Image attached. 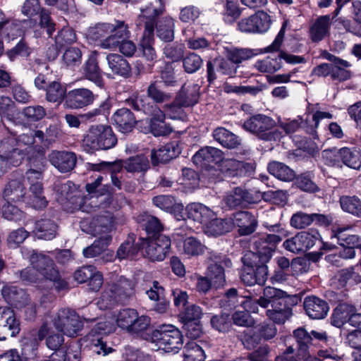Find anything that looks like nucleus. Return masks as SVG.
Segmentation results:
<instances>
[{"mask_svg":"<svg viewBox=\"0 0 361 361\" xmlns=\"http://www.w3.org/2000/svg\"><path fill=\"white\" fill-rule=\"evenodd\" d=\"M23 114L30 121H38L46 115V111L42 106H29L23 109Z\"/></svg>","mask_w":361,"mask_h":361,"instance_id":"obj_64","label":"nucleus"},{"mask_svg":"<svg viewBox=\"0 0 361 361\" xmlns=\"http://www.w3.org/2000/svg\"><path fill=\"white\" fill-rule=\"evenodd\" d=\"M149 114L151 118L148 122V131L154 136L166 135L171 132L172 130L164 121L166 115L163 110L157 106H154V107H152V112Z\"/></svg>","mask_w":361,"mask_h":361,"instance_id":"obj_24","label":"nucleus"},{"mask_svg":"<svg viewBox=\"0 0 361 361\" xmlns=\"http://www.w3.org/2000/svg\"><path fill=\"white\" fill-rule=\"evenodd\" d=\"M124 168L130 173L145 172L149 168V160L144 154L133 156L124 161Z\"/></svg>","mask_w":361,"mask_h":361,"instance_id":"obj_45","label":"nucleus"},{"mask_svg":"<svg viewBox=\"0 0 361 361\" xmlns=\"http://www.w3.org/2000/svg\"><path fill=\"white\" fill-rule=\"evenodd\" d=\"M174 22L171 17L166 16L157 24V36L163 41L170 42L174 37Z\"/></svg>","mask_w":361,"mask_h":361,"instance_id":"obj_47","label":"nucleus"},{"mask_svg":"<svg viewBox=\"0 0 361 361\" xmlns=\"http://www.w3.org/2000/svg\"><path fill=\"white\" fill-rule=\"evenodd\" d=\"M75 41L76 35L74 30L69 27H66L61 29L55 37L56 47L59 49L73 44Z\"/></svg>","mask_w":361,"mask_h":361,"instance_id":"obj_54","label":"nucleus"},{"mask_svg":"<svg viewBox=\"0 0 361 361\" xmlns=\"http://www.w3.org/2000/svg\"><path fill=\"white\" fill-rule=\"evenodd\" d=\"M48 158L51 165L61 173L71 171L76 164V156L71 152L54 150Z\"/></svg>","mask_w":361,"mask_h":361,"instance_id":"obj_20","label":"nucleus"},{"mask_svg":"<svg viewBox=\"0 0 361 361\" xmlns=\"http://www.w3.org/2000/svg\"><path fill=\"white\" fill-rule=\"evenodd\" d=\"M183 106L177 102V98L175 101L164 106V113L166 116L171 119H183L185 118V113L183 109Z\"/></svg>","mask_w":361,"mask_h":361,"instance_id":"obj_62","label":"nucleus"},{"mask_svg":"<svg viewBox=\"0 0 361 361\" xmlns=\"http://www.w3.org/2000/svg\"><path fill=\"white\" fill-rule=\"evenodd\" d=\"M294 337L298 343L300 355L306 361H321L319 359L307 353L309 345L312 343V338L304 328H298L293 332Z\"/></svg>","mask_w":361,"mask_h":361,"instance_id":"obj_30","label":"nucleus"},{"mask_svg":"<svg viewBox=\"0 0 361 361\" xmlns=\"http://www.w3.org/2000/svg\"><path fill=\"white\" fill-rule=\"evenodd\" d=\"M1 292L5 300L16 309H21L27 300V294L15 286H4Z\"/></svg>","mask_w":361,"mask_h":361,"instance_id":"obj_32","label":"nucleus"},{"mask_svg":"<svg viewBox=\"0 0 361 361\" xmlns=\"http://www.w3.org/2000/svg\"><path fill=\"white\" fill-rule=\"evenodd\" d=\"M66 88L59 82L53 81L46 89V99L49 102H60L66 95Z\"/></svg>","mask_w":361,"mask_h":361,"instance_id":"obj_51","label":"nucleus"},{"mask_svg":"<svg viewBox=\"0 0 361 361\" xmlns=\"http://www.w3.org/2000/svg\"><path fill=\"white\" fill-rule=\"evenodd\" d=\"M275 126L276 122L271 118L263 114H257L245 121L243 128L247 131L257 135L262 140L276 141L280 140L283 133L279 129L272 130Z\"/></svg>","mask_w":361,"mask_h":361,"instance_id":"obj_8","label":"nucleus"},{"mask_svg":"<svg viewBox=\"0 0 361 361\" xmlns=\"http://www.w3.org/2000/svg\"><path fill=\"white\" fill-rule=\"evenodd\" d=\"M141 13L139 15L137 20V25L139 26L142 23H145V30L146 25L150 22L152 24L153 32L154 31L155 18L165 12L164 6H159L155 7L152 4H149L145 8L140 9Z\"/></svg>","mask_w":361,"mask_h":361,"instance_id":"obj_37","label":"nucleus"},{"mask_svg":"<svg viewBox=\"0 0 361 361\" xmlns=\"http://www.w3.org/2000/svg\"><path fill=\"white\" fill-rule=\"evenodd\" d=\"M25 178L30 184V195L27 203L36 209H42L47 205V201L44 195L42 179L43 173L35 171L34 169H28L25 175Z\"/></svg>","mask_w":361,"mask_h":361,"instance_id":"obj_12","label":"nucleus"},{"mask_svg":"<svg viewBox=\"0 0 361 361\" xmlns=\"http://www.w3.org/2000/svg\"><path fill=\"white\" fill-rule=\"evenodd\" d=\"M296 295L271 286L264 288L262 295L257 299L245 296L240 305L246 311H236L232 315L233 323L239 326L249 327L255 324L248 312L259 313V307L265 310L266 316L274 323L283 324L293 314L292 307L298 303Z\"/></svg>","mask_w":361,"mask_h":361,"instance_id":"obj_1","label":"nucleus"},{"mask_svg":"<svg viewBox=\"0 0 361 361\" xmlns=\"http://www.w3.org/2000/svg\"><path fill=\"white\" fill-rule=\"evenodd\" d=\"M178 249L181 254L191 257L204 254L207 247L198 239L189 237L179 243Z\"/></svg>","mask_w":361,"mask_h":361,"instance_id":"obj_31","label":"nucleus"},{"mask_svg":"<svg viewBox=\"0 0 361 361\" xmlns=\"http://www.w3.org/2000/svg\"><path fill=\"white\" fill-rule=\"evenodd\" d=\"M215 140L227 148H235L240 142L238 137L224 128H217L213 133Z\"/></svg>","mask_w":361,"mask_h":361,"instance_id":"obj_46","label":"nucleus"},{"mask_svg":"<svg viewBox=\"0 0 361 361\" xmlns=\"http://www.w3.org/2000/svg\"><path fill=\"white\" fill-rule=\"evenodd\" d=\"M223 200L229 208H235L244 202H250L248 193L240 188H235L226 192Z\"/></svg>","mask_w":361,"mask_h":361,"instance_id":"obj_43","label":"nucleus"},{"mask_svg":"<svg viewBox=\"0 0 361 361\" xmlns=\"http://www.w3.org/2000/svg\"><path fill=\"white\" fill-rule=\"evenodd\" d=\"M219 261L209 267V277L212 285L215 288L223 286L226 283L224 270L221 264H217Z\"/></svg>","mask_w":361,"mask_h":361,"instance_id":"obj_55","label":"nucleus"},{"mask_svg":"<svg viewBox=\"0 0 361 361\" xmlns=\"http://www.w3.org/2000/svg\"><path fill=\"white\" fill-rule=\"evenodd\" d=\"M94 99L92 91L86 88L74 89L69 91L65 100V104L71 109H79L91 104Z\"/></svg>","mask_w":361,"mask_h":361,"instance_id":"obj_19","label":"nucleus"},{"mask_svg":"<svg viewBox=\"0 0 361 361\" xmlns=\"http://www.w3.org/2000/svg\"><path fill=\"white\" fill-rule=\"evenodd\" d=\"M355 307L342 303L338 305L335 310L331 317V324L336 327H341L347 322H349L350 317H351Z\"/></svg>","mask_w":361,"mask_h":361,"instance_id":"obj_40","label":"nucleus"},{"mask_svg":"<svg viewBox=\"0 0 361 361\" xmlns=\"http://www.w3.org/2000/svg\"><path fill=\"white\" fill-rule=\"evenodd\" d=\"M55 328L63 334L74 337L82 328V323L74 311L69 309L59 310L53 319Z\"/></svg>","mask_w":361,"mask_h":361,"instance_id":"obj_13","label":"nucleus"},{"mask_svg":"<svg viewBox=\"0 0 361 361\" xmlns=\"http://www.w3.org/2000/svg\"><path fill=\"white\" fill-rule=\"evenodd\" d=\"M233 228V222L229 219H218L216 216L210 219L204 226V233L208 235L219 236Z\"/></svg>","mask_w":361,"mask_h":361,"instance_id":"obj_28","label":"nucleus"},{"mask_svg":"<svg viewBox=\"0 0 361 361\" xmlns=\"http://www.w3.org/2000/svg\"><path fill=\"white\" fill-rule=\"evenodd\" d=\"M281 242V238L274 234H262L254 242V247L256 252L255 255L258 257L257 261L265 264L271 258L277 244Z\"/></svg>","mask_w":361,"mask_h":361,"instance_id":"obj_16","label":"nucleus"},{"mask_svg":"<svg viewBox=\"0 0 361 361\" xmlns=\"http://www.w3.org/2000/svg\"><path fill=\"white\" fill-rule=\"evenodd\" d=\"M20 331V323L12 309L0 307V341L13 337Z\"/></svg>","mask_w":361,"mask_h":361,"instance_id":"obj_17","label":"nucleus"},{"mask_svg":"<svg viewBox=\"0 0 361 361\" xmlns=\"http://www.w3.org/2000/svg\"><path fill=\"white\" fill-rule=\"evenodd\" d=\"M115 228V220L110 212L97 217L92 227V235L98 238L89 247L83 250L85 257H94L103 253L111 241L110 233Z\"/></svg>","mask_w":361,"mask_h":361,"instance_id":"obj_4","label":"nucleus"},{"mask_svg":"<svg viewBox=\"0 0 361 361\" xmlns=\"http://www.w3.org/2000/svg\"><path fill=\"white\" fill-rule=\"evenodd\" d=\"M138 252V247L134 245L133 240H128L118 247L116 257L119 259L133 258Z\"/></svg>","mask_w":361,"mask_h":361,"instance_id":"obj_58","label":"nucleus"},{"mask_svg":"<svg viewBox=\"0 0 361 361\" xmlns=\"http://www.w3.org/2000/svg\"><path fill=\"white\" fill-rule=\"evenodd\" d=\"M17 144V140L13 136L0 140V175L22 162L25 154Z\"/></svg>","mask_w":361,"mask_h":361,"instance_id":"obj_10","label":"nucleus"},{"mask_svg":"<svg viewBox=\"0 0 361 361\" xmlns=\"http://www.w3.org/2000/svg\"><path fill=\"white\" fill-rule=\"evenodd\" d=\"M203 61L201 57L195 53H190L183 59V67L185 71L189 73L198 71Z\"/></svg>","mask_w":361,"mask_h":361,"instance_id":"obj_60","label":"nucleus"},{"mask_svg":"<svg viewBox=\"0 0 361 361\" xmlns=\"http://www.w3.org/2000/svg\"><path fill=\"white\" fill-rule=\"evenodd\" d=\"M82 52L79 48L70 47L63 55V62L68 67L79 66L81 63Z\"/></svg>","mask_w":361,"mask_h":361,"instance_id":"obj_56","label":"nucleus"},{"mask_svg":"<svg viewBox=\"0 0 361 361\" xmlns=\"http://www.w3.org/2000/svg\"><path fill=\"white\" fill-rule=\"evenodd\" d=\"M106 61L111 71L118 75L127 77L130 73V66L125 59L117 54H109Z\"/></svg>","mask_w":361,"mask_h":361,"instance_id":"obj_36","label":"nucleus"},{"mask_svg":"<svg viewBox=\"0 0 361 361\" xmlns=\"http://www.w3.org/2000/svg\"><path fill=\"white\" fill-rule=\"evenodd\" d=\"M115 318L118 326L129 332H140L147 329L150 318L145 315H139L134 309H123Z\"/></svg>","mask_w":361,"mask_h":361,"instance_id":"obj_11","label":"nucleus"},{"mask_svg":"<svg viewBox=\"0 0 361 361\" xmlns=\"http://www.w3.org/2000/svg\"><path fill=\"white\" fill-rule=\"evenodd\" d=\"M143 255L152 262H161L169 255L171 240L159 235L157 238L145 240L142 243Z\"/></svg>","mask_w":361,"mask_h":361,"instance_id":"obj_14","label":"nucleus"},{"mask_svg":"<svg viewBox=\"0 0 361 361\" xmlns=\"http://www.w3.org/2000/svg\"><path fill=\"white\" fill-rule=\"evenodd\" d=\"M134 293L133 282L125 277L120 276L108 283L97 301V306L101 310L110 309L125 302Z\"/></svg>","mask_w":361,"mask_h":361,"instance_id":"obj_5","label":"nucleus"},{"mask_svg":"<svg viewBox=\"0 0 361 361\" xmlns=\"http://www.w3.org/2000/svg\"><path fill=\"white\" fill-rule=\"evenodd\" d=\"M271 23V17L268 13L258 11L249 17L242 18L238 26L243 32L263 33L269 29Z\"/></svg>","mask_w":361,"mask_h":361,"instance_id":"obj_15","label":"nucleus"},{"mask_svg":"<svg viewBox=\"0 0 361 361\" xmlns=\"http://www.w3.org/2000/svg\"><path fill=\"white\" fill-rule=\"evenodd\" d=\"M178 151L172 144H167L157 150H152L151 153V160L154 165L159 163H165L176 157Z\"/></svg>","mask_w":361,"mask_h":361,"instance_id":"obj_42","label":"nucleus"},{"mask_svg":"<svg viewBox=\"0 0 361 361\" xmlns=\"http://www.w3.org/2000/svg\"><path fill=\"white\" fill-rule=\"evenodd\" d=\"M269 172L283 181H291L295 178V172L288 166L278 161H272L268 166Z\"/></svg>","mask_w":361,"mask_h":361,"instance_id":"obj_44","label":"nucleus"},{"mask_svg":"<svg viewBox=\"0 0 361 361\" xmlns=\"http://www.w3.org/2000/svg\"><path fill=\"white\" fill-rule=\"evenodd\" d=\"M153 203L162 210L174 214L177 219H184L183 205L177 203L175 198L170 195H159L153 198Z\"/></svg>","mask_w":361,"mask_h":361,"instance_id":"obj_27","label":"nucleus"},{"mask_svg":"<svg viewBox=\"0 0 361 361\" xmlns=\"http://www.w3.org/2000/svg\"><path fill=\"white\" fill-rule=\"evenodd\" d=\"M219 167L221 173L226 177L246 176L253 171L252 164L234 159H222Z\"/></svg>","mask_w":361,"mask_h":361,"instance_id":"obj_18","label":"nucleus"},{"mask_svg":"<svg viewBox=\"0 0 361 361\" xmlns=\"http://www.w3.org/2000/svg\"><path fill=\"white\" fill-rule=\"evenodd\" d=\"M330 16H322L318 18L310 29V37L314 42H319L329 33Z\"/></svg>","mask_w":361,"mask_h":361,"instance_id":"obj_41","label":"nucleus"},{"mask_svg":"<svg viewBox=\"0 0 361 361\" xmlns=\"http://www.w3.org/2000/svg\"><path fill=\"white\" fill-rule=\"evenodd\" d=\"M185 361H204L205 358L202 348L194 341L188 342L183 350Z\"/></svg>","mask_w":361,"mask_h":361,"instance_id":"obj_52","label":"nucleus"},{"mask_svg":"<svg viewBox=\"0 0 361 361\" xmlns=\"http://www.w3.org/2000/svg\"><path fill=\"white\" fill-rule=\"evenodd\" d=\"M117 139L109 126H91L82 140V147L87 152L106 150L114 147Z\"/></svg>","mask_w":361,"mask_h":361,"instance_id":"obj_6","label":"nucleus"},{"mask_svg":"<svg viewBox=\"0 0 361 361\" xmlns=\"http://www.w3.org/2000/svg\"><path fill=\"white\" fill-rule=\"evenodd\" d=\"M199 89L197 85H185L176 97L177 102L185 107L194 105L199 99Z\"/></svg>","mask_w":361,"mask_h":361,"instance_id":"obj_39","label":"nucleus"},{"mask_svg":"<svg viewBox=\"0 0 361 361\" xmlns=\"http://www.w3.org/2000/svg\"><path fill=\"white\" fill-rule=\"evenodd\" d=\"M324 57L332 62L331 78L334 80L339 82L345 81L350 78L351 73L346 68L350 66L348 61L341 59L331 54L325 52Z\"/></svg>","mask_w":361,"mask_h":361,"instance_id":"obj_25","label":"nucleus"},{"mask_svg":"<svg viewBox=\"0 0 361 361\" xmlns=\"http://www.w3.org/2000/svg\"><path fill=\"white\" fill-rule=\"evenodd\" d=\"M123 168H124V161L120 160L114 162L102 161L99 164H94L91 166V169L93 171H106L111 172V175H116V173L121 171Z\"/></svg>","mask_w":361,"mask_h":361,"instance_id":"obj_59","label":"nucleus"},{"mask_svg":"<svg viewBox=\"0 0 361 361\" xmlns=\"http://www.w3.org/2000/svg\"><path fill=\"white\" fill-rule=\"evenodd\" d=\"M255 67L262 73H273L281 68V61L279 58L267 57L257 61Z\"/></svg>","mask_w":361,"mask_h":361,"instance_id":"obj_53","label":"nucleus"},{"mask_svg":"<svg viewBox=\"0 0 361 361\" xmlns=\"http://www.w3.org/2000/svg\"><path fill=\"white\" fill-rule=\"evenodd\" d=\"M349 228V226L338 227L334 230V236L338 240V241L341 242V245L345 246L348 247H352L354 250H357L360 251L361 254V243L360 241L359 237L355 235H351L346 238H344V235H343V233Z\"/></svg>","mask_w":361,"mask_h":361,"instance_id":"obj_49","label":"nucleus"},{"mask_svg":"<svg viewBox=\"0 0 361 361\" xmlns=\"http://www.w3.org/2000/svg\"><path fill=\"white\" fill-rule=\"evenodd\" d=\"M34 231L38 238L49 240L55 238L57 225L49 219H42L35 223Z\"/></svg>","mask_w":361,"mask_h":361,"instance_id":"obj_35","label":"nucleus"},{"mask_svg":"<svg viewBox=\"0 0 361 361\" xmlns=\"http://www.w3.org/2000/svg\"><path fill=\"white\" fill-rule=\"evenodd\" d=\"M55 188L58 196L57 200L61 202L66 200H69L71 195L75 190V185L71 181L58 183L56 185Z\"/></svg>","mask_w":361,"mask_h":361,"instance_id":"obj_63","label":"nucleus"},{"mask_svg":"<svg viewBox=\"0 0 361 361\" xmlns=\"http://www.w3.org/2000/svg\"><path fill=\"white\" fill-rule=\"evenodd\" d=\"M303 305L306 314L314 319L324 318L329 310V305L325 300L314 295L306 297Z\"/></svg>","mask_w":361,"mask_h":361,"instance_id":"obj_23","label":"nucleus"},{"mask_svg":"<svg viewBox=\"0 0 361 361\" xmlns=\"http://www.w3.org/2000/svg\"><path fill=\"white\" fill-rule=\"evenodd\" d=\"M342 209L354 216L361 218V200L355 197L345 196L340 199Z\"/></svg>","mask_w":361,"mask_h":361,"instance_id":"obj_50","label":"nucleus"},{"mask_svg":"<svg viewBox=\"0 0 361 361\" xmlns=\"http://www.w3.org/2000/svg\"><path fill=\"white\" fill-rule=\"evenodd\" d=\"M313 222L312 214L303 212L294 214L290 219V225L295 228L302 229L310 226Z\"/></svg>","mask_w":361,"mask_h":361,"instance_id":"obj_61","label":"nucleus"},{"mask_svg":"<svg viewBox=\"0 0 361 361\" xmlns=\"http://www.w3.org/2000/svg\"><path fill=\"white\" fill-rule=\"evenodd\" d=\"M154 32L152 24L149 22L146 25V29L144 30L142 39L140 43L142 55L149 61H153L157 59V54L152 46L153 41Z\"/></svg>","mask_w":361,"mask_h":361,"instance_id":"obj_34","label":"nucleus"},{"mask_svg":"<svg viewBox=\"0 0 361 361\" xmlns=\"http://www.w3.org/2000/svg\"><path fill=\"white\" fill-rule=\"evenodd\" d=\"M113 119L118 130L122 133L131 131L135 124V118L133 113L126 108L118 109L114 114Z\"/></svg>","mask_w":361,"mask_h":361,"instance_id":"obj_33","label":"nucleus"},{"mask_svg":"<svg viewBox=\"0 0 361 361\" xmlns=\"http://www.w3.org/2000/svg\"><path fill=\"white\" fill-rule=\"evenodd\" d=\"M185 210L188 219L200 224L205 225L210 219L216 216L212 209L200 202L188 204Z\"/></svg>","mask_w":361,"mask_h":361,"instance_id":"obj_21","label":"nucleus"},{"mask_svg":"<svg viewBox=\"0 0 361 361\" xmlns=\"http://www.w3.org/2000/svg\"><path fill=\"white\" fill-rule=\"evenodd\" d=\"M98 52L92 51L84 66V74L87 79L94 82L97 86H103V80L97 62Z\"/></svg>","mask_w":361,"mask_h":361,"instance_id":"obj_29","label":"nucleus"},{"mask_svg":"<svg viewBox=\"0 0 361 361\" xmlns=\"http://www.w3.org/2000/svg\"><path fill=\"white\" fill-rule=\"evenodd\" d=\"M152 340L159 350L166 353H176L183 345L182 335L173 325L159 326L152 332Z\"/></svg>","mask_w":361,"mask_h":361,"instance_id":"obj_9","label":"nucleus"},{"mask_svg":"<svg viewBox=\"0 0 361 361\" xmlns=\"http://www.w3.org/2000/svg\"><path fill=\"white\" fill-rule=\"evenodd\" d=\"M147 95L156 103H164L171 99V95L162 92L158 87L157 82H152L147 88Z\"/></svg>","mask_w":361,"mask_h":361,"instance_id":"obj_57","label":"nucleus"},{"mask_svg":"<svg viewBox=\"0 0 361 361\" xmlns=\"http://www.w3.org/2000/svg\"><path fill=\"white\" fill-rule=\"evenodd\" d=\"M130 31L128 25L121 20L114 23H99L90 27L87 31L90 39L99 41V45L106 49H114L120 40L129 37Z\"/></svg>","mask_w":361,"mask_h":361,"instance_id":"obj_3","label":"nucleus"},{"mask_svg":"<svg viewBox=\"0 0 361 361\" xmlns=\"http://www.w3.org/2000/svg\"><path fill=\"white\" fill-rule=\"evenodd\" d=\"M257 257L252 252H247L242 260L244 267L240 274L242 282L247 286L265 283L268 276V267L266 264L257 261Z\"/></svg>","mask_w":361,"mask_h":361,"instance_id":"obj_7","label":"nucleus"},{"mask_svg":"<svg viewBox=\"0 0 361 361\" xmlns=\"http://www.w3.org/2000/svg\"><path fill=\"white\" fill-rule=\"evenodd\" d=\"M4 194L8 201L18 202L24 197L25 188L20 180H13L6 185Z\"/></svg>","mask_w":361,"mask_h":361,"instance_id":"obj_48","label":"nucleus"},{"mask_svg":"<svg viewBox=\"0 0 361 361\" xmlns=\"http://www.w3.org/2000/svg\"><path fill=\"white\" fill-rule=\"evenodd\" d=\"M223 159V152L215 147H205L200 149L192 157L196 165L203 166L211 163H221Z\"/></svg>","mask_w":361,"mask_h":361,"instance_id":"obj_26","label":"nucleus"},{"mask_svg":"<svg viewBox=\"0 0 361 361\" xmlns=\"http://www.w3.org/2000/svg\"><path fill=\"white\" fill-rule=\"evenodd\" d=\"M32 267L21 271V277L31 282H37L39 276L53 283L57 290H62L68 286L67 282L61 278L53 260L42 254H32L30 257Z\"/></svg>","mask_w":361,"mask_h":361,"instance_id":"obj_2","label":"nucleus"},{"mask_svg":"<svg viewBox=\"0 0 361 361\" xmlns=\"http://www.w3.org/2000/svg\"><path fill=\"white\" fill-rule=\"evenodd\" d=\"M233 222V227L238 228L240 235H248L253 233L258 225L256 217L248 212H239L231 218Z\"/></svg>","mask_w":361,"mask_h":361,"instance_id":"obj_22","label":"nucleus"},{"mask_svg":"<svg viewBox=\"0 0 361 361\" xmlns=\"http://www.w3.org/2000/svg\"><path fill=\"white\" fill-rule=\"evenodd\" d=\"M339 156L347 166L360 169L361 167V150L357 147H343L338 151Z\"/></svg>","mask_w":361,"mask_h":361,"instance_id":"obj_38","label":"nucleus"}]
</instances>
